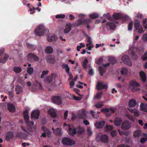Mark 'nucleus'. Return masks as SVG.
Here are the masks:
<instances>
[{"instance_id":"63","label":"nucleus","mask_w":147,"mask_h":147,"mask_svg":"<svg viewBox=\"0 0 147 147\" xmlns=\"http://www.w3.org/2000/svg\"><path fill=\"white\" fill-rule=\"evenodd\" d=\"M73 98L76 100L79 101L81 99V98L80 97H77L75 95L73 96Z\"/></svg>"},{"instance_id":"35","label":"nucleus","mask_w":147,"mask_h":147,"mask_svg":"<svg viewBox=\"0 0 147 147\" xmlns=\"http://www.w3.org/2000/svg\"><path fill=\"white\" fill-rule=\"evenodd\" d=\"M53 74H52L50 76L45 78V80L48 83H50L53 81Z\"/></svg>"},{"instance_id":"23","label":"nucleus","mask_w":147,"mask_h":147,"mask_svg":"<svg viewBox=\"0 0 147 147\" xmlns=\"http://www.w3.org/2000/svg\"><path fill=\"white\" fill-rule=\"evenodd\" d=\"M77 132L79 135H81L84 131V127L79 126L76 127Z\"/></svg>"},{"instance_id":"59","label":"nucleus","mask_w":147,"mask_h":147,"mask_svg":"<svg viewBox=\"0 0 147 147\" xmlns=\"http://www.w3.org/2000/svg\"><path fill=\"white\" fill-rule=\"evenodd\" d=\"M65 16L63 14H58L56 16V18H65Z\"/></svg>"},{"instance_id":"45","label":"nucleus","mask_w":147,"mask_h":147,"mask_svg":"<svg viewBox=\"0 0 147 147\" xmlns=\"http://www.w3.org/2000/svg\"><path fill=\"white\" fill-rule=\"evenodd\" d=\"M62 67L63 68H65V70L67 73L69 71L70 69L68 64H63L62 65Z\"/></svg>"},{"instance_id":"53","label":"nucleus","mask_w":147,"mask_h":147,"mask_svg":"<svg viewBox=\"0 0 147 147\" xmlns=\"http://www.w3.org/2000/svg\"><path fill=\"white\" fill-rule=\"evenodd\" d=\"M103 15L105 16L108 20H111L112 18L109 13H107L106 14H104Z\"/></svg>"},{"instance_id":"13","label":"nucleus","mask_w":147,"mask_h":147,"mask_svg":"<svg viewBox=\"0 0 147 147\" xmlns=\"http://www.w3.org/2000/svg\"><path fill=\"white\" fill-rule=\"evenodd\" d=\"M106 26L107 29L109 30H114L116 27V26L115 23L113 22H108L106 24Z\"/></svg>"},{"instance_id":"10","label":"nucleus","mask_w":147,"mask_h":147,"mask_svg":"<svg viewBox=\"0 0 147 147\" xmlns=\"http://www.w3.org/2000/svg\"><path fill=\"white\" fill-rule=\"evenodd\" d=\"M96 88L98 90L103 89H106L107 88V84H104L101 82H99L97 84Z\"/></svg>"},{"instance_id":"8","label":"nucleus","mask_w":147,"mask_h":147,"mask_svg":"<svg viewBox=\"0 0 147 147\" xmlns=\"http://www.w3.org/2000/svg\"><path fill=\"white\" fill-rule=\"evenodd\" d=\"M96 139L97 140H100L104 143H107L108 141V137L106 135H102L99 137L97 136L96 138Z\"/></svg>"},{"instance_id":"39","label":"nucleus","mask_w":147,"mask_h":147,"mask_svg":"<svg viewBox=\"0 0 147 147\" xmlns=\"http://www.w3.org/2000/svg\"><path fill=\"white\" fill-rule=\"evenodd\" d=\"M15 90L17 92L16 94H20V92L22 91V88L19 85H17L16 86Z\"/></svg>"},{"instance_id":"56","label":"nucleus","mask_w":147,"mask_h":147,"mask_svg":"<svg viewBox=\"0 0 147 147\" xmlns=\"http://www.w3.org/2000/svg\"><path fill=\"white\" fill-rule=\"evenodd\" d=\"M131 58L134 60H136L137 59V56L135 54V53L133 51L131 52Z\"/></svg>"},{"instance_id":"26","label":"nucleus","mask_w":147,"mask_h":147,"mask_svg":"<svg viewBox=\"0 0 147 147\" xmlns=\"http://www.w3.org/2000/svg\"><path fill=\"white\" fill-rule=\"evenodd\" d=\"M41 128L42 130L44 131V132L46 134H47L48 137H50L51 136V135L49 129L44 126L42 127Z\"/></svg>"},{"instance_id":"15","label":"nucleus","mask_w":147,"mask_h":147,"mask_svg":"<svg viewBox=\"0 0 147 147\" xmlns=\"http://www.w3.org/2000/svg\"><path fill=\"white\" fill-rule=\"evenodd\" d=\"M131 127V125L127 121H124L121 126V128L123 129H127Z\"/></svg>"},{"instance_id":"29","label":"nucleus","mask_w":147,"mask_h":147,"mask_svg":"<svg viewBox=\"0 0 147 147\" xmlns=\"http://www.w3.org/2000/svg\"><path fill=\"white\" fill-rule=\"evenodd\" d=\"M8 110L11 112H14L15 111V106L12 104H8L7 105Z\"/></svg>"},{"instance_id":"57","label":"nucleus","mask_w":147,"mask_h":147,"mask_svg":"<svg viewBox=\"0 0 147 147\" xmlns=\"http://www.w3.org/2000/svg\"><path fill=\"white\" fill-rule=\"evenodd\" d=\"M117 134V131L115 130H112L111 131V136L113 137H115Z\"/></svg>"},{"instance_id":"34","label":"nucleus","mask_w":147,"mask_h":147,"mask_svg":"<svg viewBox=\"0 0 147 147\" xmlns=\"http://www.w3.org/2000/svg\"><path fill=\"white\" fill-rule=\"evenodd\" d=\"M98 70L101 76H103V74L105 72V69L103 66H99L98 68Z\"/></svg>"},{"instance_id":"32","label":"nucleus","mask_w":147,"mask_h":147,"mask_svg":"<svg viewBox=\"0 0 147 147\" xmlns=\"http://www.w3.org/2000/svg\"><path fill=\"white\" fill-rule=\"evenodd\" d=\"M48 113L51 117L54 118L56 117V113L54 110H49L48 111Z\"/></svg>"},{"instance_id":"2","label":"nucleus","mask_w":147,"mask_h":147,"mask_svg":"<svg viewBox=\"0 0 147 147\" xmlns=\"http://www.w3.org/2000/svg\"><path fill=\"white\" fill-rule=\"evenodd\" d=\"M61 143L63 144L68 146H71L75 144V142L74 140L67 137L63 138Z\"/></svg>"},{"instance_id":"60","label":"nucleus","mask_w":147,"mask_h":147,"mask_svg":"<svg viewBox=\"0 0 147 147\" xmlns=\"http://www.w3.org/2000/svg\"><path fill=\"white\" fill-rule=\"evenodd\" d=\"M142 59L143 60L146 61L147 59V51H146L145 53L144 54L143 56Z\"/></svg>"},{"instance_id":"4","label":"nucleus","mask_w":147,"mask_h":147,"mask_svg":"<svg viewBox=\"0 0 147 147\" xmlns=\"http://www.w3.org/2000/svg\"><path fill=\"white\" fill-rule=\"evenodd\" d=\"M78 21L79 23L76 24L77 26L82 24H87L86 26L87 28L88 29H90V26L88 24L91 22V20L90 19H87L82 20L81 19H79L78 20Z\"/></svg>"},{"instance_id":"50","label":"nucleus","mask_w":147,"mask_h":147,"mask_svg":"<svg viewBox=\"0 0 147 147\" xmlns=\"http://www.w3.org/2000/svg\"><path fill=\"white\" fill-rule=\"evenodd\" d=\"M88 63V61L87 59H84L82 65L83 67L85 69H86L87 68V65Z\"/></svg>"},{"instance_id":"25","label":"nucleus","mask_w":147,"mask_h":147,"mask_svg":"<svg viewBox=\"0 0 147 147\" xmlns=\"http://www.w3.org/2000/svg\"><path fill=\"white\" fill-rule=\"evenodd\" d=\"M113 18L115 20H119L122 17V14L119 13H114L113 16Z\"/></svg>"},{"instance_id":"11","label":"nucleus","mask_w":147,"mask_h":147,"mask_svg":"<svg viewBox=\"0 0 147 147\" xmlns=\"http://www.w3.org/2000/svg\"><path fill=\"white\" fill-rule=\"evenodd\" d=\"M40 115V112L39 111L36 110L34 111L32 113L31 115V119H38Z\"/></svg>"},{"instance_id":"54","label":"nucleus","mask_w":147,"mask_h":147,"mask_svg":"<svg viewBox=\"0 0 147 147\" xmlns=\"http://www.w3.org/2000/svg\"><path fill=\"white\" fill-rule=\"evenodd\" d=\"M105 128L107 131H112L113 129V126L108 125H106Z\"/></svg>"},{"instance_id":"1","label":"nucleus","mask_w":147,"mask_h":147,"mask_svg":"<svg viewBox=\"0 0 147 147\" xmlns=\"http://www.w3.org/2000/svg\"><path fill=\"white\" fill-rule=\"evenodd\" d=\"M48 31V29L46 28L44 26L41 25L36 28L34 31V32L36 35L41 36L47 33Z\"/></svg>"},{"instance_id":"40","label":"nucleus","mask_w":147,"mask_h":147,"mask_svg":"<svg viewBox=\"0 0 147 147\" xmlns=\"http://www.w3.org/2000/svg\"><path fill=\"white\" fill-rule=\"evenodd\" d=\"M9 57V55H7L4 57L3 59L2 58H0V63H4L8 59Z\"/></svg>"},{"instance_id":"16","label":"nucleus","mask_w":147,"mask_h":147,"mask_svg":"<svg viewBox=\"0 0 147 147\" xmlns=\"http://www.w3.org/2000/svg\"><path fill=\"white\" fill-rule=\"evenodd\" d=\"M72 25L70 23H67L65 26V28L64 30V33L66 34L69 32L71 30Z\"/></svg>"},{"instance_id":"48","label":"nucleus","mask_w":147,"mask_h":147,"mask_svg":"<svg viewBox=\"0 0 147 147\" xmlns=\"http://www.w3.org/2000/svg\"><path fill=\"white\" fill-rule=\"evenodd\" d=\"M103 104L102 102H98L96 103L95 105V107L97 108H100L103 106Z\"/></svg>"},{"instance_id":"5","label":"nucleus","mask_w":147,"mask_h":147,"mask_svg":"<svg viewBox=\"0 0 147 147\" xmlns=\"http://www.w3.org/2000/svg\"><path fill=\"white\" fill-rule=\"evenodd\" d=\"M134 27L135 29L138 31L139 33H142L143 31V28L142 26L140 25V24L138 20H136L134 21Z\"/></svg>"},{"instance_id":"30","label":"nucleus","mask_w":147,"mask_h":147,"mask_svg":"<svg viewBox=\"0 0 147 147\" xmlns=\"http://www.w3.org/2000/svg\"><path fill=\"white\" fill-rule=\"evenodd\" d=\"M86 115V111L84 109H82V110L80 113L78 114L79 117L82 119H84V117Z\"/></svg>"},{"instance_id":"14","label":"nucleus","mask_w":147,"mask_h":147,"mask_svg":"<svg viewBox=\"0 0 147 147\" xmlns=\"http://www.w3.org/2000/svg\"><path fill=\"white\" fill-rule=\"evenodd\" d=\"M129 84L130 86H132L134 88L132 89V91L133 92H134L135 90H140L139 89L137 88L134 89L135 87H138L140 86L139 84L136 82L134 81H132L130 82Z\"/></svg>"},{"instance_id":"41","label":"nucleus","mask_w":147,"mask_h":147,"mask_svg":"<svg viewBox=\"0 0 147 147\" xmlns=\"http://www.w3.org/2000/svg\"><path fill=\"white\" fill-rule=\"evenodd\" d=\"M99 16L98 14L96 13H93L89 15L90 17L92 19L97 18Z\"/></svg>"},{"instance_id":"9","label":"nucleus","mask_w":147,"mask_h":147,"mask_svg":"<svg viewBox=\"0 0 147 147\" xmlns=\"http://www.w3.org/2000/svg\"><path fill=\"white\" fill-rule=\"evenodd\" d=\"M68 130V133L71 136H74L77 133V129L73 126L71 127L69 125Z\"/></svg>"},{"instance_id":"20","label":"nucleus","mask_w":147,"mask_h":147,"mask_svg":"<svg viewBox=\"0 0 147 147\" xmlns=\"http://www.w3.org/2000/svg\"><path fill=\"white\" fill-rule=\"evenodd\" d=\"M127 109L129 111L134 114V115L136 117H138L140 115V114L138 112L136 109H132L129 108H128Z\"/></svg>"},{"instance_id":"17","label":"nucleus","mask_w":147,"mask_h":147,"mask_svg":"<svg viewBox=\"0 0 147 147\" xmlns=\"http://www.w3.org/2000/svg\"><path fill=\"white\" fill-rule=\"evenodd\" d=\"M46 59L47 62L53 64L55 61V57L53 56H49L47 57Z\"/></svg>"},{"instance_id":"24","label":"nucleus","mask_w":147,"mask_h":147,"mask_svg":"<svg viewBox=\"0 0 147 147\" xmlns=\"http://www.w3.org/2000/svg\"><path fill=\"white\" fill-rule=\"evenodd\" d=\"M136 100L133 99L130 100L129 102V107H133L136 105Z\"/></svg>"},{"instance_id":"22","label":"nucleus","mask_w":147,"mask_h":147,"mask_svg":"<svg viewBox=\"0 0 147 147\" xmlns=\"http://www.w3.org/2000/svg\"><path fill=\"white\" fill-rule=\"evenodd\" d=\"M109 111H110V112H111V113L107 114L106 115L107 117L111 115L112 113H114V109H110V110H109V109H102L101 110V112L105 111L107 112H109Z\"/></svg>"},{"instance_id":"49","label":"nucleus","mask_w":147,"mask_h":147,"mask_svg":"<svg viewBox=\"0 0 147 147\" xmlns=\"http://www.w3.org/2000/svg\"><path fill=\"white\" fill-rule=\"evenodd\" d=\"M49 71L48 70L43 71H42V73L41 74V76H40L41 78H43L45 76L47 75L48 74V73H49Z\"/></svg>"},{"instance_id":"12","label":"nucleus","mask_w":147,"mask_h":147,"mask_svg":"<svg viewBox=\"0 0 147 147\" xmlns=\"http://www.w3.org/2000/svg\"><path fill=\"white\" fill-rule=\"evenodd\" d=\"M28 59H33L34 61H38L39 60L38 57L35 54L29 53L28 55Z\"/></svg>"},{"instance_id":"28","label":"nucleus","mask_w":147,"mask_h":147,"mask_svg":"<svg viewBox=\"0 0 147 147\" xmlns=\"http://www.w3.org/2000/svg\"><path fill=\"white\" fill-rule=\"evenodd\" d=\"M57 39V37L54 35H53L49 36L48 38V40L49 42H52L53 41H56Z\"/></svg>"},{"instance_id":"3","label":"nucleus","mask_w":147,"mask_h":147,"mask_svg":"<svg viewBox=\"0 0 147 147\" xmlns=\"http://www.w3.org/2000/svg\"><path fill=\"white\" fill-rule=\"evenodd\" d=\"M29 111L27 110H25L23 113V116L25 122L28 125H33L34 123L33 121H29V116L28 115Z\"/></svg>"},{"instance_id":"46","label":"nucleus","mask_w":147,"mask_h":147,"mask_svg":"<svg viewBox=\"0 0 147 147\" xmlns=\"http://www.w3.org/2000/svg\"><path fill=\"white\" fill-rule=\"evenodd\" d=\"M102 94V92H98L96 95L94 97V99L97 98L99 99L100 98Z\"/></svg>"},{"instance_id":"27","label":"nucleus","mask_w":147,"mask_h":147,"mask_svg":"<svg viewBox=\"0 0 147 147\" xmlns=\"http://www.w3.org/2000/svg\"><path fill=\"white\" fill-rule=\"evenodd\" d=\"M140 76L142 80L144 82L146 81V75L145 73L143 71H141L140 73Z\"/></svg>"},{"instance_id":"42","label":"nucleus","mask_w":147,"mask_h":147,"mask_svg":"<svg viewBox=\"0 0 147 147\" xmlns=\"http://www.w3.org/2000/svg\"><path fill=\"white\" fill-rule=\"evenodd\" d=\"M27 47L31 50H34L36 49V47L35 45L30 44L29 43H27Z\"/></svg>"},{"instance_id":"52","label":"nucleus","mask_w":147,"mask_h":147,"mask_svg":"<svg viewBox=\"0 0 147 147\" xmlns=\"http://www.w3.org/2000/svg\"><path fill=\"white\" fill-rule=\"evenodd\" d=\"M143 25L145 28H147V18L144 19L142 20Z\"/></svg>"},{"instance_id":"61","label":"nucleus","mask_w":147,"mask_h":147,"mask_svg":"<svg viewBox=\"0 0 147 147\" xmlns=\"http://www.w3.org/2000/svg\"><path fill=\"white\" fill-rule=\"evenodd\" d=\"M147 141V138H142L140 140V142L142 144H144Z\"/></svg>"},{"instance_id":"47","label":"nucleus","mask_w":147,"mask_h":147,"mask_svg":"<svg viewBox=\"0 0 147 147\" xmlns=\"http://www.w3.org/2000/svg\"><path fill=\"white\" fill-rule=\"evenodd\" d=\"M129 17L126 15L123 16L122 15V17L121 19L122 20V21L123 22H125L128 20L129 19Z\"/></svg>"},{"instance_id":"38","label":"nucleus","mask_w":147,"mask_h":147,"mask_svg":"<svg viewBox=\"0 0 147 147\" xmlns=\"http://www.w3.org/2000/svg\"><path fill=\"white\" fill-rule=\"evenodd\" d=\"M141 134V131L139 130L135 131L133 133V135L135 137H138L140 136Z\"/></svg>"},{"instance_id":"21","label":"nucleus","mask_w":147,"mask_h":147,"mask_svg":"<svg viewBox=\"0 0 147 147\" xmlns=\"http://www.w3.org/2000/svg\"><path fill=\"white\" fill-rule=\"evenodd\" d=\"M140 109L142 111L147 112V104L141 103L140 105Z\"/></svg>"},{"instance_id":"18","label":"nucleus","mask_w":147,"mask_h":147,"mask_svg":"<svg viewBox=\"0 0 147 147\" xmlns=\"http://www.w3.org/2000/svg\"><path fill=\"white\" fill-rule=\"evenodd\" d=\"M105 123L104 121H101L98 122L96 123L94 125L97 128H100L102 127Z\"/></svg>"},{"instance_id":"7","label":"nucleus","mask_w":147,"mask_h":147,"mask_svg":"<svg viewBox=\"0 0 147 147\" xmlns=\"http://www.w3.org/2000/svg\"><path fill=\"white\" fill-rule=\"evenodd\" d=\"M52 100L54 103L58 105L61 104L62 103L61 96H55L52 98Z\"/></svg>"},{"instance_id":"44","label":"nucleus","mask_w":147,"mask_h":147,"mask_svg":"<svg viewBox=\"0 0 147 147\" xmlns=\"http://www.w3.org/2000/svg\"><path fill=\"white\" fill-rule=\"evenodd\" d=\"M27 71L28 74L30 75H32L33 72V68L32 67H28L27 68Z\"/></svg>"},{"instance_id":"19","label":"nucleus","mask_w":147,"mask_h":147,"mask_svg":"<svg viewBox=\"0 0 147 147\" xmlns=\"http://www.w3.org/2000/svg\"><path fill=\"white\" fill-rule=\"evenodd\" d=\"M13 135L12 132L11 131H8L5 137L6 140L7 141H9L13 137Z\"/></svg>"},{"instance_id":"55","label":"nucleus","mask_w":147,"mask_h":147,"mask_svg":"<svg viewBox=\"0 0 147 147\" xmlns=\"http://www.w3.org/2000/svg\"><path fill=\"white\" fill-rule=\"evenodd\" d=\"M121 72L122 75L126 74L127 72V69L125 68H123L121 71Z\"/></svg>"},{"instance_id":"33","label":"nucleus","mask_w":147,"mask_h":147,"mask_svg":"<svg viewBox=\"0 0 147 147\" xmlns=\"http://www.w3.org/2000/svg\"><path fill=\"white\" fill-rule=\"evenodd\" d=\"M122 122V119L120 118H116L114 121V124L115 126H120Z\"/></svg>"},{"instance_id":"62","label":"nucleus","mask_w":147,"mask_h":147,"mask_svg":"<svg viewBox=\"0 0 147 147\" xmlns=\"http://www.w3.org/2000/svg\"><path fill=\"white\" fill-rule=\"evenodd\" d=\"M102 58H100L98 59V61L96 62V63L98 65H100L102 63Z\"/></svg>"},{"instance_id":"31","label":"nucleus","mask_w":147,"mask_h":147,"mask_svg":"<svg viewBox=\"0 0 147 147\" xmlns=\"http://www.w3.org/2000/svg\"><path fill=\"white\" fill-rule=\"evenodd\" d=\"M54 132L55 135L59 136H61L62 134L61 132V129L59 128H57L55 129Z\"/></svg>"},{"instance_id":"58","label":"nucleus","mask_w":147,"mask_h":147,"mask_svg":"<svg viewBox=\"0 0 147 147\" xmlns=\"http://www.w3.org/2000/svg\"><path fill=\"white\" fill-rule=\"evenodd\" d=\"M87 131L89 136H91L92 135V131L90 127H88Z\"/></svg>"},{"instance_id":"51","label":"nucleus","mask_w":147,"mask_h":147,"mask_svg":"<svg viewBox=\"0 0 147 147\" xmlns=\"http://www.w3.org/2000/svg\"><path fill=\"white\" fill-rule=\"evenodd\" d=\"M133 25V22L131 21L129 24L128 25V30H129L130 31L132 30Z\"/></svg>"},{"instance_id":"37","label":"nucleus","mask_w":147,"mask_h":147,"mask_svg":"<svg viewBox=\"0 0 147 147\" xmlns=\"http://www.w3.org/2000/svg\"><path fill=\"white\" fill-rule=\"evenodd\" d=\"M13 70L16 73H19L22 70V69L20 67L15 66L13 67Z\"/></svg>"},{"instance_id":"43","label":"nucleus","mask_w":147,"mask_h":147,"mask_svg":"<svg viewBox=\"0 0 147 147\" xmlns=\"http://www.w3.org/2000/svg\"><path fill=\"white\" fill-rule=\"evenodd\" d=\"M109 61L113 64H114L116 62V59L113 57H111L109 58Z\"/></svg>"},{"instance_id":"6","label":"nucleus","mask_w":147,"mask_h":147,"mask_svg":"<svg viewBox=\"0 0 147 147\" xmlns=\"http://www.w3.org/2000/svg\"><path fill=\"white\" fill-rule=\"evenodd\" d=\"M122 60L125 64L129 66H131L132 65L131 62L127 55H125L123 56Z\"/></svg>"},{"instance_id":"64","label":"nucleus","mask_w":147,"mask_h":147,"mask_svg":"<svg viewBox=\"0 0 147 147\" xmlns=\"http://www.w3.org/2000/svg\"><path fill=\"white\" fill-rule=\"evenodd\" d=\"M117 147H130L128 145H126L124 144H121L117 146Z\"/></svg>"},{"instance_id":"36","label":"nucleus","mask_w":147,"mask_h":147,"mask_svg":"<svg viewBox=\"0 0 147 147\" xmlns=\"http://www.w3.org/2000/svg\"><path fill=\"white\" fill-rule=\"evenodd\" d=\"M53 48L50 46H48L46 47L45 51L46 53L48 54H51L53 53Z\"/></svg>"}]
</instances>
